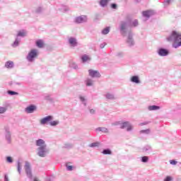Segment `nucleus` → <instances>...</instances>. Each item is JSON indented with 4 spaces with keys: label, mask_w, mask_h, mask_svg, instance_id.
<instances>
[{
    "label": "nucleus",
    "mask_w": 181,
    "mask_h": 181,
    "mask_svg": "<svg viewBox=\"0 0 181 181\" xmlns=\"http://www.w3.org/2000/svg\"><path fill=\"white\" fill-rule=\"evenodd\" d=\"M26 35H27L26 31L24 30H22L18 31L16 37H25V36H26Z\"/></svg>",
    "instance_id": "25"
},
{
    "label": "nucleus",
    "mask_w": 181,
    "mask_h": 181,
    "mask_svg": "<svg viewBox=\"0 0 181 181\" xmlns=\"http://www.w3.org/2000/svg\"><path fill=\"white\" fill-rule=\"evenodd\" d=\"M69 66L71 69H74V70H77V69H78V65L75 62H71Z\"/></svg>",
    "instance_id": "36"
},
{
    "label": "nucleus",
    "mask_w": 181,
    "mask_h": 181,
    "mask_svg": "<svg viewBox=\"0 0 181 181\" xmlns=\"http://www.w3.org/2000/svg\"><path fill=\"white\" fill-rule=\"evenodd\" d=\"M5 139L6 141L7 144H11V142H12L11 134V132H9V130H6Z\"/></svg>",
    "instance_id": "16"
},
{
    "label": "nucleus",
    "mask_w": 181,
    "mask_h": 181,
    "mask_svg": "<svg viewBox=\"0 0 181 181\" xmlns=\"http://www.w3.org/2000/svg\"><path fill=\"white\" fill-rule=\"evenodd\" d=\"M17 170H18L19 175H21V173L22 172V164L21 163L20 161L17 162Z\"/></svg>",
    "instance_id": "35"
},
{
    "label": "nucleus",
    "mask_w": 181,
    "mask_h": 181,
    "mask_svg": "<svg viewBox=\"0 0 181 181\" xmlns=\"http://www.w3.org/2000/svg\"><path fill=\"white\" fill-rule=\"evenodd\" d=\"M103 155H112V151L110 148L103 149L102 151Z\"/></svg>",
    "instance_id": "30"
},
{
    "label": "nucleus",
    "mask_w": 181,
    "mask_h": 181,
    "mask_svg": "<svg viewBox=\"0 0 181 181\" xmlns=\"http://www.w3.org/2000/svg\"><path fill=\"white\" fill-rule=\"evenodd\" d=\"M171 2H172V0H165L163 2V5L164 6H169Z\"/></svg>",
    "instance_id": "41"
},
{
    "label": "nucleus",
    "mask_w": 181,
    "mask_h": 181,
    "mask_svg": "<svg viewBox=\"0 0 181 181\" xmlns=\"http://www.w3.org/2000/svg\"><path fill=\"white\" fill-rule=\"evenodd\" d=\"M73 145L70 144L69 146H66V148H71Z\"/></svg>",
    "instance_id": "57"
},
{
    "label": "nucleus",
    "mask_w": 181,
    "mask_h": 181,
    "mask_svg": "<svg viewBox=\"0 0 181 181\" xmlns=\"http://www.w3.org/2000/svg\"><path fill=\"white\" fill-rule=\"evenodd\" d=\"M141 161L143 163H148V162H149V157L146 156H142L141 158Z\"/></svg>",
    "instance_id": "34"
},
{
    "label": "nucleus",
    "mask_w": 181,
    "mask_h": 181,
    "mask_svg": "<svg viewBox=\"0 0 181 181\" xmlns=\"http://www.w3.org/2000/svg\"><path fill=\"white\" fill-rule=\"evenodd\" d=\"M35 12H36V13H40L42 12L41 7L37 8L36 10H35Z\"/></svg>",
    "instance_id": "48"
},
{
    "label": "nucleus",
    "mask_w": 181,
    "mask_h": 181,
    "mask_svg": "<svg viewBox=\"0 0 181 181\" xmlns=\"http://www.w3.org/2000/svg\"><path fill=\"white\" fill-rule=\"evenodd\" d=\"M170 165H176L177 163V161H176L175 160H170Z\"/></svg>",
    "instance_id": "49"
},
{
    "label": "nucleus",
    "mask_w": 181,
    "mask_h": 181,
    "mask_svg": "<svg viewBox=\"0 0 181 181\" xmlns=\"http://www.w3.org/2000/svg\"><path fill=\"white\" fill-rule=\"evenodd\" d=\"M36 146H38L37 148V155L40 158H46L47 153H49V148H47V144L45 140L40 139L35 141Z\"/></svg>",
    "instance_id": "1"
},
{
    "label": "nucleus",
    "mask_w": 181,
    "mask_h": 181,
    "mask_svg": "<svg viewBox=\"0 0 181 181\" xmlns=\"http://www.w3.org/2000/svg\"><path fill=\"white\" fill-rule=\"evenodd\" d=\"M88 74L92 78H100L101 77V74L97 70L89 69Z\"/></svg>",
    "instance_id": "10"
},
{
    "label": "nucleus",
    "mask_w": 181,
    "mask_h": 181,
    "mask_svg": "<svg viewBox=\"0 0 181 181\" xmlns=\"http://www.w3.org/2000/svg\"><path fill=\"white\" fill-rule=\"evenodd\" d=\"M89 112L91 114V115H95L96 110L95 109H89Z\"/></svg>",
    "instance_id": "45"
},
{
    "label": "nucleus",
    "mask_w": 181,
    "mask_h": 181,
    "mask_svg": "<svg viewBox=\"0 0 181 181\" xmlns=\"http://www.w3.org/2000/svg\"><path fill=\"white\" fill-rule=\"evenodd\" d=\"M19 43H21V39L19 37H16L15 41L11 45L12 47H18L19 46Z\"/></svg>",
    "instance_id": "27"
},
{
    "label": "nucleus",
    "mask_w": 181,
    "mask_h": 181,
    "mask_svg": "<svg viewBox=\"0 0 181 181\" xmlns=\"http://www.w3.org/2000/svg\"><path fill=\"white\" fill-rule=\"evenodd\" d=\"M105 97L107 100H117V98H115V95L110 92L106 93V94L105 95Z\"/></svg>",
    "instance_id": "18"
},
{
    "label": "nucleus",
    "mask_w": 181,
    "mask_h": 181,
    "mask_svg": "<svg viewBox=\"0 0 181 181\" xmlns=\"http://www.w3.org/2000/svg\"><path fill=\"white\" fill-rule=\"evenodd\" d=\"M66 170H68L69 172H71V170H73V169H74V166L70 165L69 163H66Z\"/></svg>",
    "instance_id": "39"
},
{
    "label": "nucleus",
    "mask_w": 181,
    "mask_h": 181,
    "mask_svg": "<svg viewBox=\"0 0 181 181\" xmlns=\"http://www.w3.org/2000/svg\"><path fill=\"white\" fill-rule=\"evenodd\" d=\"M97 146H100V143L99 142H94V143H92V144H89L90 148H95Z\"/></svg>",
    "instance_id": "40"
},
{
    "label": "nucleus",
    "mask_w": 181,
    "mask_h": 181,
    "mask_svg": "<svg viewBox=\"0 0 181 181\" xmlns=\"http://www.w3.org/2000/svg\"><path fill=\"white\" fill-rule=\"evenodd\" d=\"M36 46L42 49L45 46V42L42 40H38L36 41Z\"/></svg>",
    "instance_id": "28"
},
{
    "label": "nucleus",
    "mask_w": 181,
    "mask_h": 181,
    "mask_svg": "<svg viewBox=\"0 0 181 181\" xmlns=\"http://www.w3.org/2000/svg\"><path fill=\"white\" fill-rule=\"evenodd\" d=\"M37 107L35 105H30L25 108L24 111L26 114H33V112L37 110Z\"/></svg>",
    "instance_id": "13"
},
{
    "label": "nucleus",
    "mask_w": 181,
    "mask_h": 181,
    "mask_svg": "<svg viewBox=\"0 0 181 181\" xmlns=\"http://www.w3.org/2000/svg\"><path fill=\"white\" fill-rule=\"evenodd\" d=\"M39 56V51L37 49H31L26 56V60L29 63H33Z\"/></svg>",
    "instance_id": "3"
},
{
    "label": "nucleus",
    "mask_w": 181,
    "mask_h": 181,
    "mask_svg": "<svg viewBox=\"0 0 181 181\" xmlns=\"http://www.w3.org/2000/svg\"><path fill=\"white\" fill-rule=\"evenodd\" d=\"M148 111H158V110H160V107L158 105H149L148 106Z\"/></svg>",
    "instance_id": "22"
},
{
    "label": "nucleus",
    "mask_w": 181,
    "mask_h": 181,
    "mask_svg": "<svg viewBox=\"0 0 181 181\" xmlns=\"http://www.w3.org/2000/svg\"><path fill=\"white\" fill-rule=\"evenodd\" d=\"M117 7H118V6H117V4H111L112 9H117Z\"/></svg>",
    "instance_id": "47"
},
{
    "label": "nucleus",
    "mask_w": 181,
    "mask_h": 181,
    "mask_svg": "<svg viewBox=\"0 0 181 181\" xmlns=\"http://www.w3.org/2000/svg\"><path fill=\"white\" fill-rule=\"evenodd\" d=\"M111 28L110 27H106L103 30H102L101 33L102 35H108L110 33Z\"/></svg>",
    "instance_id": "32"
},
{
    "label": "nucleus",
    "mask_w": 181,
    "mask_h": 181,
    "mask_svg": "<svg viewBox=\"0 0 181 181\" xmlns=\"http://www.w3.org/2000/svg\"><path fill=\"white\" fill-rule=\"evenodd\" d=\"M126 43L129 47L135 46V40H134V33L132 31L128 33Z\"/></svg>",
    "instance_id": "5"
},
{
    "label": "nucleus",
    "mask_w": 181,
    "mask_h": 181,
    "mask_svg": "<svg viewBox=\"0 0 181 181\" xmlns=\"http://www.w3.org/2000/svg\"><path fill=\"white\" fill-rule=\"evenodd\" d=\"M24 169L25 170L26 175L28 179H30L32 180L33 175H32V165H30V163L28 161L25 162Z\"/></svg>",
    "instance_id": "6"
},
{
    "label": "nucleus",
    "mask_w": 181,
    "mask_h": 181,
    "mask_svg": "<svg viewBox=\"0 0 181 181\" xmlns=\"http://www.w3.org/2000/svg\"><path fill=\"white\" fill-rule=\"evenodd\" d=\"M117 57H122L124 56L123 52H119L116 54Z\"/></svg>",
    "instance_id": "44"
},
{
    "label": "nucleus",
    "mask_w": 181,
    "mask_h": 181,
    "mask_svg": "<svg viewBox=\"0 0 181 181\" xmlns=\"http://www.w3.org/2000/svg\"><path fill=\"white\" fill-rule=\"evenodd\" d=\"M157 54L160 57H165L166 56H169V51L165 48H159L157 50Z\"/></svg>",
    "instance_id": "11"
},
{
    "label": "nucleus",
    "mask_w": 181,
    "mask_h": 181,
    "mask_svg": "<svg viewBox=\"0 0 181 181\" xmlns=\"http://www.w3.org/2000/svg\"><path fill=\"white\" fill-rule=\"evenodd\" d=\"M81 60L82 63H90L91 62V57L88 54H83L81 57Z\"/></svg>",
    "instance_id": "15"
},
{
    "label": "nucleus",
    "mask_w": 181,
    "mask_h": 181,
    "mask_svg": "<svg viewBox=\"0 0 181 181\" xmlns=\"http://www.w3.org/2000/svg\"><path fill=\"white\" fill-rule=\"evenodd\" d=\"M6 162H8V163H13V159H12V157H11V156H7Z\"/></svg>",
    "instance_id": "43"
},
{
    "label": "nucleus",
    "mask_w": 181,
    "mask_h": 181,
    "mask_svg": "<svg viewBox=\"0 0 181 181\" xmlns=\"http://www.w3.org/2000/svg\"><path fill=\"white\" fill-rule=\"evenodd\" d=\"M140 134H144L145 135H149L151 134V129H146L144 130L140 131Z\"/></svg>",
    "instance_id": "38"
},
{
    "label": "nucleus",
    "mask_w": 181,
    "mask_h": 181,
    "mask_svg": "<svg viewBox=\"0 0 181 181\" xmlns=\"http://www.w3.org/2000/svg\"><path fill=\"white\" fill-rule=\"evenodd\" d=\"M129 81L134 84H141V79L138 75L132 76L129 78Z\"/></svg>",
    "instance_id": "14"
},
{
    "label": "nucleus",
    "mask_w": 181,
    "mask_h": 181,
    "mask_svg": "<svg viewBox=\"0 0 181 181\" xmlns=\"http://www.w3.org/2000/svg\"><path fill=\"white\" fill-rule=\"evenodd\" d=\"M79 100L84 107H87V98L86 96L79 95Z\"/></svg>",
    "instance_id": "20"
},
{
    "label": "nucleus",
    "mask_w": 181,
    "mask_h": 181,
    "mask_svg": "<svg viewBox=\"0 0 181 181\" xmlns=\"http://www.w3.org/2000/svg\"><path fill=\"white\" fill-rule=\"evenodd\" d=\"M4 66L6 69H13L14 64L12 61H7Z\"/></svg>",
    "instance_id": "23"
},
{
    "label": "nucleus",
    "mask_w": 181,
    "mask_h": 181,
    "mask_svg": "<svg viewBox=\"0 0 181 181\" xmlns=\"http://www.w3.org/2000/svg\"><path fill=\"white\" fill-rule=\"evenodd\" d=\"M7 94H8V95H19V93L13 90H8Z\"/></svg>",
    "instance_id": "37"
},
{
    "label": "nucleus",
    "mask_w": 181,
    "mask_h": 181,
    "mask_svg": "<svg viewBox=\"0 0 181 181\" xmlns=\"http://www.w3.org/2000/svg\"><path fill=\"white\" fill-rule=\"evenodd\" d=\"M33 181H40L37 177H35Z\"/></svg>",
    "instance_id": "56"
},
{
    "label": "nucleus",
    "mask_w": 181,
    "mask_h": 181,
    "mask_svg": "<svg viewBox=\"0 0 181 181\" xmlns=\"http://www.w3.org/2000/svg\"><path fill=\"white\" fill-rule=\"evenodd\" d=\"M4 181H9V177H8L7 175H4Z\"/></svg>",
    "instance_id": "52"
},
{
    "label": "nucleus",
    "mask_w": 181,
    "mask_h": 181,
    "mask_svg": "<svg viewBox=\"0 0 181 181\" xmlns=\"http://www.w3.org/2000/svg\"><path fill=\"white\" fill-rule=\"evenodd\" d=\"M106 45H107V43L103 42L100 45V49H104V47H105Z\"/></svg>",
    "instance_id": "51"
},
{
    "label": "nucleus",
    "mask_w": 181,
    "mask_h": 181,
    "mask_svg": "<svg viewBox=\"0 0 181 181\" xmlns=\"http://www.w3.org/2000/svg\"><path fill=\"white\" fill-rule=\"evenodd\" d=\"M59 124H60V121L59 120H53V121H50L49 122V125L51 127H57V125H59Z\"/></svg>",
    "instance_id": "31"
},
{
    "label": "nucleus",
    "mask_w": 181,
    "mask_h": 181,
    "mask_svg": "<svg viewBox=\"0 0 181 181\" xmlns=\"http://www.w3.org/2000/svg\"><path fill=\"white\" fill-rule=\"evenodd\" d=\"M139 23H138V20H134L133 21H130L129 26L130 28H136Z\"/></svg>",
    "instance_id": "29"
},
{
    "label": "nucleus",
    "mask_w": 181,
    "mask_h": 181,
    "mask_svg": "<svg viewBox=\"0 0 181 181\" xmlns=\"http://www.w3.org/2000/svg\"><path fill=\"white\" fill-rule=\"evenodd\" d=\"M6 107H0V114H5V112H6Z\"/></svg>",
    "instance_id": "42"
},
{
    "label": "nucleus",
    "mask_w": 181,
    "mask_h": 181,
    "mask_svg": "<svg viewBox=\"0 0 181 181\" xmlns=\"http://www.w3.org/2000/svg\"><path fill=\"white\" fill-rule=\"evenodd\" d=\"M147 124H148V122H145L140 123V125L142 127L144 125H147Z\"/></svg>",
    "instance_id": "53"
},
{
    "label": "nucleus",
    "mask_w": 181,
    "mask_h": 181,
    "mask_svg": "<svg viewBox=\"0 0 181 181\" xmlns=\"http://www.w3.org/2000/svg\"><path fill=\"white\" fill-rule=\"evenodd\" d=\"M125 128H127V132H131V131L134 129V126L132 125L129 122H124L120 123V129H125Z\"/></svg>",
    "instance_id": "7"
},
{
    "label": "nucleus",
    "mask_w": 181,
    "mask_h": 181,
    "mask_svg": "<svg viewBox=\"0 0 181 181\" xmlns=\"http://www.w3.org/2000/svg\"><path fill=\"white\" fill-rule=\"evenodd\" d=\"M0 9H1V7H0Z\"/></svg>",
    "instance_id": "58"
},
{
    "label": "nucleus",
    "mask_w": 181,
    "mask_h": 181,
    "mask_svg": "<svg viewBox=\"0 0 181 181\" xmlns=\"http://www.w3.org/2000/svg\"><path fill=\"white\" fill-rule=\"evenodd\" d=\"M88 21V18L86 15H81L75 18V23H86Z\"/></svg>",
    "instance_id": "8"
},
{
    "label": "nucleus",
    "mask_w": 181,
    "mask_h": 181,
    "mask_svg": "<svg viewBox=\"0 0 181 181\" xmlns=\"http://www.w3.org/2000/svg\"><path fill=\"white\" fill-rule=\"evenodd\" d=\"M164 181H172V177L170 176H167L165 179Z\"/></svg>",
    "instance_id": "50"
},
{
    "label": "nucleus",
    "mask_w": 181,
    "mask_h": 181,
    "mask_svg": "<svg viewBox=\"0 0 181 181\" xmlns=\"http://www.w3.org/2000/svg\"><path fill=\"white\" fill-rule=\"evenodd\" d=\"M111 0H100L99 5L102 8H105L108 5V2H110Z\"/></svg>",
    "instance_id": "21"
},
{
    "label": "nucleus",
    "mask_w": 181,
    "mask_h": 181,
    "mask_svg": "<svg viewBox=\"0 0 181 181\" xmlns=\"http://www.w3.org/2000/svg\"><path fill=\"white\" fill-rule=\"evenodd\" d=\"M143 151L146 152V153H151L152 152V146L147 145L143 148Z\"/></svg>",
    "instance_id": "26"
},
{
    "label": "nucleus",
    "mask_w": 181,
    "mask_h": 181,
    "mask_svg": "<svg viewBox=\"0 0 181 181\" xmlns=\"http://www.w3.org/2000/svg\"><path fill=\"white\" fill-rule=\"evenodd\" d=\"M53 119V116L48 115L40 120V125H46V124H50V122Z\"/></svg>",
    "instance_id": "12"
},
{
    "label": "nucleus",
    "mask_w": 181,
    "mask_h": 181,
    "mask_svg": "<svg viewBox=\"0 0 181 181\" xmlns=\"http://www.w3.org/2000/svg\"><path fill=\"white\" fill-rule=\"evenodd\" d=\"M86 87H93L94 86V81L92 78H87L85 81Z\"/></svg>",
    "instance_id": "19"
},
{
    "label": "nucleus",
    "mask_w": 181,
    "mask_h": 181,
    "mask_svg": "<svg viewBox=\"0 0 181 181\" xmlns=\"http://www.w3.org/2000/svg\"><path fill=\"white\" fill-rule=\"evenodd\" d=\"M112 125L117 127L118 125H121V122H115L112 123Z\"/></svg>",
    "instance_id": "46"
},
{
    "label": "nucleus",
    "mask_w": 181,
    "mask_h": 181,
    "mask_svg": "<svg viewBox=\"0 0 181 181\" xmlns=\"http://www.w3.org/2000/svg\"><path fill=\"white\" fill-rule=\"evenodd\" d=\"M130 24H131V20L122 21L120 22L119 31L123 36H125V35H127V30L128 28H130V25H129Z\"/></svg>",
    "instance_id": "4"
},
{
    "label": "nucleus",
    "mask_w": 181,
    "mask_h": 181,
    "mask_svg": "<svg viewBox=\"0 0 181 181\" xmlns=\"http://www.w3.org/2000/svg\"><path fill=\"white\" fill-rule=\"evenodd\" d=\"M45 181H52V178L50 177H47V179L45 180Z\"/></svg>",
    "instance_id": "55"
},
{
    "label": "nucleus",
    "mask_w": 181,
    "mask_h": 181,
    "mask_svg": "<svg viewBox=\"0 0 181 181\" xmlns=\"http://www.w3.org/2000/svg\"><path fill=\"white\" fill-rule=\"evenodd\" d=\"M152 15H153V11L148 10V11H143V16L144 18H146V19H149V18H151Z\"/></svg>",
    "instance_id": "17"
},
{
    "label": "nucleus",
    "mask_w": 181,
    "mask_h": 181,
    "mask_svg": "<svg viewBox=\"0 0 181 181\" xmlns=\"http://www.w3.org/2000/svg\"><path fill=\"white\" fill-rule=\"evenodd\" d=\"M59 9L61 12H69V11H70V8L67 6H62Z\"/></svg>",
    "instance_id": "33"
},
{
    "label": "nucleus",
    "mask_w": 181,
    "mask_h": 181,
    "mask_svg": "<svg viewBox=\"0 0 181 181\" xmlns=\"http://www.w3.org/2000/svg\"><path fill=\"white\" fill-rule=\"evenodd\" d=\"M95 131L98 132H103V134H108L109 132L108 129L105 127H98L96 128Z\"/></svg>",
    "instance_id": "24"
},
{
    "label": "nucleus",
    "mask_w": 181,
    "mask_h": 181,
    "mask_svg": "<svg viewBox=\"0 0 181 181\" xmlns=\"http://www.w3.org/2000/svg\"><path fill=\"white\" fill-rule=\"evenodd\" d=\"M68 43L71 47H77L78 46V41L74 37H69L68 38Z\"/></svg>",
    "instance_id": "9"
},
{
    "label": "nucleus",
    "mask_w": 181,
    "mask_h": 181,
    "mask_svg": "<svg viewBox=\"0 0 181 181\" xmlns=\"http://www.w3.org/2000/svg\"><path fill=\"white\" fill-rule=\"evenodd\" d=\"M168 42H173V47L177 49L181 46V33L173 30L170 35L167 37Z\"/></svg>",
    "instance_id": "2"
},
{
    "label": "nucleus",
    "mask_w": 181,
    "mask_h": 181,
    "mask_svg": "<svg viewBox=\"0 0 181 181\" xmlns=\"http://www.w3.org/2000/svg\"><path fill=\"white\" fill-rule=\"evenodd\" d=\"M15 84L16 86H22V83H21V82H15Z\"/></svg>",
    "instance_id": "54"
}]
</instances>
